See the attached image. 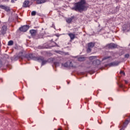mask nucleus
<instances>
[{"label":"nucleus","mask_w":130,"mask_h":130,"mask_svg":"<svg viewBox=\"0 0 130 130\" xmlns=\"http://www.w3.org/2000/svg\"><path fill=\"white\" fill-rule=\"evenodd\" d=\"M86 4V0H80L79 2L75 3L74 7L71 8V9L73 11H76V12H83V11L87 10Z\"/></svg>","instance_id":"f257e3e1"},{"label":"nucleus","mask_w":130,"mask_h":130,"mask_svg":"<svg viewBox=\"0 0 130 130\" xmlns=\"http://www.w3.org/2000/svg\"><path fill=\"white\" fill-rule=\"evenodd\" d=\"M28 59H33V60H37L39 62L42 61L41 66H44L47 63V60H44V57L40 56L39 57H36L33 54H29L27 57Z\"/></svg>","instance_id":"f03ea898"},{"label":"nucleus","mask_w":130,"mask_h":130,"mask_svg":"<svg viewBox=\"0 0 130 130\" xmlns=\"http://www.w3.org/2000/svg\"><path fill=\"white\" fill-rule=\"evenodd\" d=\"M94 46H95V43H94L93 42H90L88 44V48L87 49V53H90V52H91V51L92 50L91 49V48H93V47H94Z\"/></svg>","instance_id":"7ed1b4c3"},{"label":"nucleus","mask_w":130,"mask_h":130,"mask_svg":"<svg viewBox=\"0 0 130 130\" xmlns=\"http://www.w3.org/2000/svg\"><path fill=\"white\" fill-rule=\"evenodd\" d=\"M123 31L124 32H129V31H130V23H128L127 25H124L123 26Z\"/></svg>","instance_id":"20e7f679"},{"label":"nucleus","mask_w":130,"mask_h":130,"mask_svg":"<svg viewBox=\"0 0 130 130\" xmlns=\"http://www.w3.org/2000/svg\"><path fill=\"white\" fill-rule=\"evenodd\" d=\"M116 47H117V45L113 43L109 44L106 46V48L109 49H113V48H116Z\"/></svg>","instance_id":"39448f33"},{"label":"nucleus","mask_w":130,"mask_h":130,"mask_svg":"<svg viewBox=\"0 0 130 130\" xmlns=\"http://www.w3.org/2000/svg\"><path fill=\"white\" fill-rule=\"evenodd\" d=\"M0 9L5 10L6 12L11 11V9H10V7L9 6H6L5 5H0Z\"/></svg>","instance_id":"423d86ee"},{"label":"nucleus","mask_w":130,"mask_h":130,"mask_svg":"<svg viewBox=\"0 0 130 130\" xmlns=\"http://www.w3.org/2000/svg\"><path fill=\"white\" fill-rule=\"evenodd\" d=\"M29 29V25H24L22 27L19 28L20 31H21V32H26Z\"/></svg>","instance_id":"0eeeda50"},{"label":"nucleus","mask_w":130,"mask_h":130,"mask_svg":"<svg viewBox=\"0 0 130 130\" xmlns=\"http://www.w3.org/2000/svg\"><path fill=\"white\" fill-rule=\"evenodd\" d=\"M62 66L64 67V68H69V67H71V68H74V66H73V63L72 62H70L69 64V62H66L63 63H62Z\"/></svg>","instance_id":"6e6552de"},{"label":"nucleus","mask_w":130,"mask_h":130,"mask_svg":"<svg viewBox=\"0 0 130 130\" xmlns=\"http://www.w3.org/2000/svg\"><path fill=\"white\" fill-rule=\"evenodd\" d=\"M50 47H51V46H49L48 45H47V44H44L43 46H39L38 47V48L39 49H44V48H50Z\"/></svg>","instance_id":"1a4fd4ad"},{"label":"nucleus","mask_w":130,"mask_h":130,"mask_svg":"<svg viewBox=\"0 0 130 130\" xmlns=\"http://www.w3.org/2000/svg\"><path fill=\"white\" fill-rule=\"evenodd\" d=\"M119 64V62L114 61L108 64L109 67H116Z\"/></svg>","instance_id":"9d476101"},{"label":"nucleus","mask_w":130,"mask_h":130,"mask_svg":"<svg viewBox=\"0 0 130 130\" xmlns=\"http://www.w3.org/2000/svg\"><path fill=\"white\" fill-rule=\"evenodd\" d=\"M30 2L29 1H25L23 3V8H29L30 6L29 5Z\"/></svg>","instance_id":"9b49d317"},{"label":"nucleus","mask_w":130,"mask_h":130,"mask_svg":"<svg viewBox=\"0 0 130 130\" xmlns=\"http://www.w3.org/2000/svg\"><path fill=\"white\" fill-rule=\"evenodd\" d=\"M7 29H8L7 26L6 25H3L2 26V29L1 30V33L4 35L7 32Z\"/></svg>","instance_id":"f8f14e48"},{"label":"nucleus","mask_w":130,"mask_h":130,"mask_svg":"<svg viewBox=\"0 0 130 130\" xmlns=\"http://www.w3.org/2000/svg\"><path fill=\"white\" fill-rule=\"evenodd\" d=\"M36 1L37 4L38 5H40L41 4H44V3H46V0H35Z\"/></svg>","instance_id":"ddd939ff"},{"label":"nucleus","mask_w":130,"mask_h":130,"mask_svg":"<svg viewBox=\"0 0 130 130\" xmlns=\"http://www.w3.org/2000/svg\"><path fill=\"white\" fill-rule=\"evenodd\" d=\"M74 16H72L71 17L68 18L66 19V22L67 23H68V24H70V23H71V22H72L73 21V20H74Z\"/></svg>","instance_id":"4468645a"},{"label":"nucleus","mask_w":130,"mask_h":130,"mask_svg":"<svg viewBox=\"0 0 130 130\" xmlns=\"http://www.w3.org/2000/svg\"><path fill=\"white\" fill-rule=\"evenodd\" d=\"M68 35L69 37H70L71 40H74V39H75V34L73 33H69L68 34Z\"/></svg>","instance_id":"2eb2a0df"},{"label":"nucleus","mask_w":130,"mask_h":130,"mask_svg":"<svg viewBox=\"0 0 130 130\" xmlns=\"http://www.w3.org/2000/svg\"><path fill=\"white\" fill-rule=\"evenodd\" d=\"M23 57H24V56H23L22 52H19V53L17 55V58H21V59H23Z\"/></svg>","instance_id":"dca6fc26"},{"label":"nucleus","mask_w":130,"mask_h":130,"mask_svg":"<svg viewBox=\"0 0 130 130\" xmlns=\"http://www.w3.org/2000/svg\"><path fill=\"white\" fill-rule=\"evenodd\" d=\"M31 36H35L36 35V30L35 29H31L29 31Z\"/></svg>","instance_id":"f3484780"},{"label":"nucleus","mask_w":130,"mask_h":130,"mask_svg":"<svg viewBox=\"0 0 130 130\" xmlns=\"http://www.w3.org/2000/svg\"><path fill=\"white\" fill-rule=\"evenodd\" d=\"M86 59L85 57H80L78 58L79 61H84Z\"/></svg>","instance_id":"a211bd4d"},{"label":"nucleus","mask_w":130,"mask_h":130,"mask_svg":"<svg viewBox=\"0 0 130 130\" xmlns=\"http://www.w3.org/2000/svg\"><path fill=\"white\" fill-rule=\"evenodd\" d=\"M96 58H97L96 56H91L89 57V59L90 60H93V59H95Z\"/></svg>","instance_id":"6ab92c4d"},{"label":"nucleus","mask_w":130,"mask_h":130,"mask_svg":"<svg viewBox=\"0 0 130 130\" xmlns=\"http://www.w3.org/2000/svg\"><path fill=\"white\" fill-rule=\"evenodd\" d=\"M97 65L98 64H100V60H99V59H96L95 61H94L93 62V63H95Z\"/></svg>","instance_id":"aec40b11"},{"label":"nucleus","mask_w":130,"mask_h":130,"mask_svg":"<svg viewBox=\"0 0 130 130\" xmlns=\"http://www.w3.org/2000/svg\"><path fill=\"white\" fill-rule=\"evenodd\" d=\"M13 44H14V42L13 41H10L8 42V45L9 46L13 45Z\"/></svg>","instance_id":"412c9836"},{"label":"nucleus","mask_w":130,"mask_h":130,"mask_svg":"<svg viewBox=\"0 0 130 130\" xmlns=\"http://www.w3.org/2000/svg\"><path fill=\"white\" fill-rule=\"evenodd\" d=\"M108 58H111V56H106V57H104L102 59V60H105V59H108Z\"/></svg>","instance_id":"4be33fe9"},{"label":"nucleus","mask_w":130,"mask_h":130,"mask_svg":"<svg viewBox=\"0 0 130 130\" xmlns=\"http://www.w3.org/2000/svg\"><path fill=\"white\" fill-rule=\"evenodd\" d=\"M54 64V66L56 67V68L57 67H59V62H55Z\"/></svg>","instance_id":"5701e85b"},{"label":"nucleus","mask_w":130,"mask_h":130,"mask_svg":"<svg viewBox=\"0 0 130 130\" xmlns=\"http://www.w3.org/2000/svg\"><path fill=\"white\" fill-rule=\"evenodd\" d=\"M36 11H32L31 12V16H36Z\"/></svg>","instance_id":"b1692460"},{"label":"nucleus","mask_w":130,"mask_h":130,"mask_svg":"<svg viewBox=\"0 0 130 130\" xmlns=\"http://www.w3.org/2000/svg\"><path fill=\"white\" fill-rule=\"evenodd\" d=\"M124 57L125 58H128V57H129V54H126L125 55H124Z\"/></svg>","instance_id":"393cba45"},{"label":"nucleus","mask_w":130,"mask_h":130,"mask_svg":"<svg viewBox=\"0 0 130 130\" xmlns=\"http://www.w3.org/2000/svg\"><path fill=\"white\" fill-rule=\"evenodd\" d=\"M17 59H19V58H18V56H15L14 60H17Z\"/></svg>","instance_id":"a878e982"},{"label":"nucleus","mask_w":130,"mask_h":130,"mask_svg":"<svg viewBox=\"0 0 130 130\" xmlns=\"http://www.w3.org/2000/svg\"><path fill=\"white\" fill-rule=\"evenodd\" d=\"M129 122V121L126 120V121L124 122V124H128Z\"/></svg>","instance_id":"bb28decb"},{"label":"nucleus","mask_w":130,"mask_h":130,"mask_svg":"<svg viewBox=\"0 0 130 130\" xmlns=\"http://www.w3.org/2000/svg\"><path fill=\"white\" fill-rule=\"evenodd\" d=\"M3 67V62H2V60L0 59V68H2Z\"/></svg>","instance_id":"cd10ccee"},{"label":"nucleus","mask_w":130,"mask_h":130,"mask_svg":"<svg viewBox=\"0 0 130 130\" xmlns=\"http://www.w3.org/2000/svg\"><path fill=\"white\" fill-rule=\"evenodd\" d=\"M120 74H123V75L124 76V75H125V73H124V72L123 71H120Z\"/></svg>","instance_id":"c85d7f7f"},{"label":"nucleus","mask_w":130,"mask_h":130,"mask_svg":"<svg viewBox=\"0 0 130 130\" xmlns=\"http://www.w3.org/2000/svg\"><path fill=\"white\" fill-rule=\"evenodd\" d=\"M52 27L53 28H54V29H55V26L54 25V24H52Z\"/></svg>","instance_id":"c756f323"},{"label":"nucleus","mask_w":130,"mask_h":130,"mask_svg":"<svg viewBox=\"0 0 130 130\" xmlns=\"http://www.w3.org/2000/svg\"><path fill=\"white\" fill-rule=\"evenodd\" d=\"M49 60H51L52 61H53V58H50L49 59Z\"/></svg>","instance_id":"7c9ffc66"},{"label":"nucleus","mask_w":130,"mask_h":130,"mask_svg":"<svg viewBox=\"0 0 130 130\" xmlns=\"http://www.w3.org/2000/svg\"><path fill=\"white\" fill-rule=\"evenodd\" d=\"M56 52L57 53H59L60 52H61L60 51H56Z\"/></svg>","instance_id":"2f4dec72"},{"label":"nucleus","mask_w":130,"mask_h":130,"mask_svg":"<svg viewBox=\"0 0 130 130\" xmlns=\"http://www.w3.org/2000/svg\"><path fill=\"white\" fill-rule=\"evenodd\" d=\"M15 1H16L17 0H11V3H15Z\"/></svg>","instance_id":"473e14b6"},{"label":"nucleus","mask_w":130,"mask_h":130,"mask_svg":"<svg viewBox=\"0 0 130 130\" xmlns=\"http://www.w3.org/2000/svg\"><path fill=\"white\" fill-rule=\"evenodd\" d=\"M124 82L125 84H127V83H128V82L126 80H125Z\"/></svg>","instance_id":"72a5a7b5"},{"label":"nucleus","mask_w":130,"mask_h":130,"mask_svg":"<svg viewBox=\"0 0 130 130\" xmlns=\"http://www.w3.org/2000/svg\"><path fill=\"white\" fill-rule=\"evenodd\" d=\"M120 87H121V88H122V85H121L120 86Z\"/></svg>","instance_id":"f704fd0d"},{"label":"nucleus","mask_w":130,"mask_h":130,"mask_svg":"<svg viewBox=\"0 0 130 130\" xmlns=\"http://www.w3.org/2000/svg\"><path fill=\"white\" fill-rule=\"evenodd\" d=\"M6 2H9V0H5Z\"/></svg>","instance_id":"c9c22d12"},{"label":"nucleus","mask_w":130,"mask_h":130,"mask_svg":"<svg viewBox=\"0 0 130 130\" xmlns=\"http://www.w3.org/2000/svg\"><path fill=\"white\" fill-rule=\"evenodd\" d=\"M58 130H61V129H60V128H58Z\"/></svg>","instance_id":"e433bc0d"}]
</instances>
